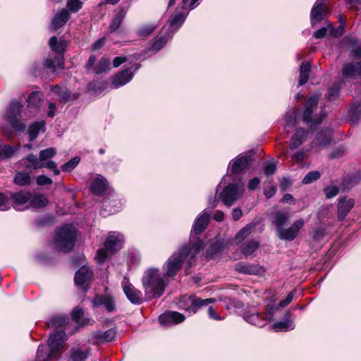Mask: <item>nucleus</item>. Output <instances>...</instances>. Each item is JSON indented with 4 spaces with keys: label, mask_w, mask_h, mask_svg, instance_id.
Listing matches in <instances>:
<instances>
[{
    "label": "nucleus",
    "mask_w": 361,
    "mask_h": 361,
    "mask_svg": "<svg viewBox=\"0 0 361 361\" xmlns=\"http://www.w3.org/2000/svg\"><path fill=\"white\" fill-rule=\"evenodd\" d=\"M44 126L45 122L44 121H36L32 124L29 128L30 140H35L38 135L39 131L44 129Z\"/></svg>",
    "instance_id": "nucleus-39"
},
{
    "label": "nucleus",
    "mask_w": 361,
    "mask_h": 361,
    "mask_svg": "<svg viewBox=\"0 0 361 361\" xmlns=\"http://www.w3.org/2000/svg\"><path fill=\"white\" fill-rule=\"evenodd\" d=\"M259 242L255 240H250L242 245V252L245 255H252L258 247Z\"/></svg>",
    "instance_id": "nucleus-42"
},
{
    "label": "nucleus",
    "mask_w": 361,
    "mask_h": 361,
    "mask_svg": "<svg viewBox=\"0 0 361 361\" xmlns=\"http://www.w3.org/2000/svg\"><path fill=\"white\" fill-rule=\"evenodd\" d=\"M23 164L27 169H39L45 167L47 163L41 161L39 157L32 154L22 159Z\"/></svg>",
    "instance_id": "nucleus-24"
},
{
    "label": "nucleus",
    "mask_w": 361,
    "mask_h": 361,
    "mask_svg": "<svg viewBox=\"0 0 361 361\" xmlns=\"http://www.w3.org/2000/svg\"><path fill=\"white\" fill-rule=\"evenodd\" d=\"M82 6V2L80 0H68L67 7L71 12H77Z\"/></svg>",
    "instance_id": "nucleus-55"
},
{
    "label": "nucleus",
    "mask_w": 361,
    "mask_h": 361,
    "mask_svg": "<svg viewBox=\"0 0 361 361\" xmlns=\"http://www.w3.org/2000/svg\"><path fill=\"white\" fill-rule=\"evenodd\" d=\"M255 225L254 224H249L244 228H241L235 236V241L237 243H241L247 237H248L252 230L255 228Z\"/></svg>",
    "instance_id": "nucleus-38"
},
{
    "label": "nucleus",
    "mask_w": 361,
    "mask_h": 361,
    "mask_svg": "<svg viewBox=\"0 0 361 361\" xmlns=\"http://www.w3.org/2000/svg\"><path fill=\"white\" fill-rule=\"evenodd\" d=\"M48 203L49 200L44 195L37 193L34 195L31 194V198L30 199L28 205L29 208L40 209L46 207Z\"/></svg>",
    "instance_id": "nucleus-27"
},
{
    "label": "nucleus",
    "mask_w": 361,
    "mask_h": 361,
    "mask_svg": "<svg viewBox=\"0 0 361 361\" xmlns=\"http://www.w3.org/2000/svg\"><path fill=\"white\" fill-rule=\"evenodd\" d=\"M327 12V8L324 3L316 1L311 11V23L314 25L317 23L322 20Z\"/></svg>",
    "instance_id": "nucleus-17"
},
{
    "label": "nucleus",
    "mask_w": 361,
    "mask_h": 361,
    "mask_svg": "<svg viewBox=\"0 0 361 361\" xmlns=\"http://www.w3.org/2000/svg\"><path fill=\"white\" fill-rule=\"evenodd\" d=\"M339 90L340 87L336 84H334L331 87H330L328 91L329 99L331 101L334 100L338 94Z\"/></svg>",
    "instance_id": "nucleus-59"
},
{
    "label": "nucleus",
    "mask_w": 361,
    "mask_h": 361,
    "mask_svg": "<svg viewBox=\"0 0 361 361\" xmlns=\"http://www.w3.org/2000/svg\"><path fill=\"white\" fill-rule=\"evenodd\" d=\"M321 174L318 171H313L309 172L302 179L303 184H310L312 182L317 180L319 178Z\"/></svg>",
    "instance_id": "nucleus-51"
},
{
    "label": "nucleus",
    "mask_w": 361,
    "mask_h": 361,
    "mask_svg": "<svg viewBox=\"0 0 361 361\" xmlns=\"http://www.w3.org/2000/svg\"><path fill=\"white\" fill-rule=\"evenodd\" d=\"M351 54L355 61L343 65L342 74L345 78H353L361 75V44L354 43Z\"/></svg>",
    "instance_id": "nucleus-5"
},
{
    "label": "nucleus",
    "mask_w": 361,
    "mask_h": 361,
    "mask_svg": "<svg viewBox=\"0 0 361 361\" xmlns=\"http://www.w3.org/2000/svg\"><path fill=\"white\" fill-rule=\"evenodd\" d=\"M355 205L353 199H347L346 197H341L338 202V219L343 220L348 215L350 211Z\"/></svg>",
    "instance_id": "nucleus-19"
},
{
    "label": "nucleus",
    "mask_w": 361,
    "mask_h": 361,
    "mask_svg": "<svg viewBox=\"0 0 361 361\" xmlns=\"http://www.w3.org/2000/svg\"><path fill=\"white\" fill-rule=\"evenodd\" d=\"M167 42V37L165 35H158L154 40L152 45V49L157 51L162 49Z\"/></svg>",
    "instance_id": "nucleus-48"
},
{
    "label": "nucleus",
    "mask_w": 361,
    "mask_h": 361,
    "mask_svg": "<svg viewBox=\"0 0 361 361\" xmlns=\"http://www.w3.org/2000/svg\"><path fill=\"white\" fill-rule=\"evenodd\" d=\"M324 192L327 198H332L338 193V188L336 186H328L324 189Z\"/></svg>",
    "instance_id": "nucleus-60"
},
{
    "label": "nucleus",
    "mask_w": 361,
    "mask_h": 361,
    "mask_svg": "<svg viewBox=\"0 0 361 361\" xmlns=\"http://www.w3.org/2000/svg\"><path fill=\"white\" fill-rule=\"evenodd\" d=\"M123 242V236L119 233L113 232L109 234L104 243V247L111 254L120 250Z\"/></svg>",
    "instance_id": "nucleus-12"
},
{
    "label": "nucleus",
    "mask_w": 361,
    "mask_h": 361,
    "mask_svg": "<svg viewBox=\"0 0 361 361\" xmlns=\"http://www.w3.org/2000/svg\"><path fill=\"white\" fill-rule=\"evenodd\" d=\"M185 317L178 312H168L159 316V320L164 325L176 324L183 322Z\"/></svg>",
    "instance_id": "nucleus-18"
},
{
    "label": "nucleus",
    "mask_w": 361,
    "mask_h": 361,
    "mask_svg": "<svg viewBox=\"0 0 361 361\" xmlns=\"http://www.w3.org/2000/svg\"><path fill=\"white\" fill-rule=\"evenodd\" d=\"M126 15V11L124 8H120L116 13L112 22L109 26L111 32L116 30L121 25L123 20Z\"/></svg>",
    "instance_id": "nucleus-35"
},
{
    "label": "nucleus",
    "mask_w": 361,
    "mask_h": 361,
    "mask_svg": "<svg viewBox=\"0 0 361 361\" xmlns=\"http://www.w3.org/2000/svg\"><path fill=\"white\" fill-rule=\"evenodd\" d=\"M89 351L80 349H73L71 354V361H85L87 358Z\"/></svg>",
    "instance_id": "nucleus-44"
},
{
    "label": "nucleus",
    "mask_w": 361,
    "mask_h": 361,
    "mask_svg": "<svg viewBox=\"0 0 361 361\" xmlns=\"http://www.w3.org/2000/svg\"><path fill=\"white\" fill-rule=\"evenodd\" d=\"M290 215L286 212H278L274 214V224L276 226L277 233L279 228H283L284 224L289 220Z\"/></svg>",
    "instance_id": "nucleus-33"
},
{
    "label": "nucleus",
    "mask_w": 361,
    "mask_h": 361,
    "mask_svg": "<svg viewBox=\"0 0 361 361\" xmlns=\"http://www.w3.org/2000/svg\"><path fill=\"white\" fill-rule=\"evenodd\" d=\"M116 336V331L114 329H109L104 332L97 331L94 334L95 338L100 342H110L113 341Z\"/></svg>",
    "instance_id": "nucleus-36"
},
{
    "label": "nucleus",
    "mask_w": 361,
    "mask_h": 361,
    "mask_svg": "<svg viewBox=\"0 0 361 361\" xmlns=\"http://www.w3.org/2000/svg\"><path fill=\"white\" fill-rule=\"evenodd\" d=\"M90 189L94 194L103 193L106 189V179L102 176H97L93 180Z\"/></svg>",
    "instance_id": "nucleus-31"
},
{
    "label": "nucleus",
    "mask_w": 361,
    "mask_h": 361,
    "mask_svg": "<svg viewBox=\"0 0 361 361\" xmlns=\"http://www.w3.org/2000/svg\"><path fill=\"white\" fill-rule=\"evenodd\" d=\"M250 162V156L242 155L230 162L229 165L231 166V171L233 173H242L247 167Z\"/></svg>",
    "instance_id": "nucleus-20"
},
{
    "label": "nucleus",
    "mask_w": 361,
    "mask_h": 361,
    "mask_svg": "<svg viewBox=\"0 0 361 361\" xmlns=\"http://www.w3.org/2000/svg\"><path fill=\"white\" fill-rule=\"evenodd\" d=\"M80 162V158L78 157H75L71 160H69L68 162L64 164L61 169L63 171L70 172L72 170H73L79 164Z\"/></svg>",
    "instance_id": "nucleus-50"
},
{
    "label": "nucleus",
    "mask_w": 361,
    "mask_h": 361,
    "mask_svg": "<svg viewBox=\"0 0 361 361\" xmlns=\"http://www.w3.org/2000/svg\"><path fill=\"white\" fill-rule=\"evenodd\" d=\"M92 278V271L87 267H82L75 275V283L78 286L85 288Z\"/></svg>",
    "instance_id": "nucleus-15"
},
{
    "label": "nucleus",
    "mask_w": 361,
    "mask_h": 361,
    "mask_svg": "<svg viewBox=\"0 0 361 361\" xmlns=\"http://www.w3.org/2000/svg\"><path fill=\"white\" fill-rule=\"evenodd\" d=\"M310 72V65L307 63H302L300 67V80L299 85H303L305 84L309 78V74Z\"/></svg>",
    "instance_id": "nucleus-41"
},
{
    "label": "nucleus",
    "mask_w": 361,
    "mask_h": 361,
    "mask_svg": "<svg viewBox=\"0 0 361 361\" xmlns=\"http://www.w3.org/2000/svg\"><path fill=\"white\" fill-rule=\"evenodd\" d=\"M31 198V192L28 191H20L12 193L11 199L13 207L16 210L23 211L29 209V201Z\"/></svg>",
    "instance_id": "nucleus-9"
},
{
    "label": "nucleus",
    "mask_w": 361,
    "mask_h": 361,
    "mask_svg": "<svg viewBox=\"0 0 361 361\" xmlns=\"http://www.w3.org/2000/svg\"><path fill=\"white\" fill-rule=\"evenodd\" d=\"M295 291L293 290V291H291L286 298L285 300H281L279 304V306L280 307H285L286 306H287L289 303L291 302V301L293 300V298L295 296Z\"/></svg>",
    "instance_id": "nucleus-62"
},
{
    "label": "nucleus",
    "mask_w": 361,
    "mask_h": 361,
    "mask_svg": "<svg viewBox=\"0 0 361 361\" xmlns=\"http://www.w3.org/2000/svg\"><path fill=\"white\" fill-rule=\"evenodd\" d=\"M14 181L18 185H27L30 183V176L27 173L18 172L15 176Z\"/></svg>",
    "instance_id": "nucleus-45"
},
{
    "label": "nucleus",
    "mask_w": 361,
    "mask_h": 361,
    "mask_svg": "<svg viewBox=\"0 0 361 361\" xmlns=\"http://www.w3.org/2000/svg\"><path fill=\"white\" fill-rule=\"evenodd\" d=\"M155 28L156 25L153 24L144 25L138 28L137 34L140 37H147L152 34Z\"/></svg>",
    "instance_id": "nucleus-47"
},
{
    "label": "nucleus",
    "mask_w": 361,
    "mask_h": 361,
    "mask_svg": "<svg viewBox=\"0 0 361 361\" xmlns=\"http://www.w3.org/2000/svg\"><path fill=\"white\" fill-rule=\"evenodd\" d=\"M68 322V318L63 315H56L51 318L47 322L49 327H62Z\"/></svg>",
    "instance_id": "nucleus-40"
},
{
    "label": "nucleus",
    "mask_w": 361,
    "mask_h": 361,
    "mask_svg": "<svg viewBox=\"0 0 361 361\" xmlns=\"http://www.w3.org/2000/svg\"><path fill=\"white\" fill-rule=\"evenodd\" d=\"M10 208L9 200L4 193H0V210L6 211Z\"/></svg>",
    "instance_id": "nucleus-56"
},
{
    "label": "nucleus",
    "mask_w": 361,
    "mask_h": 361,
    "mask_svg": "<svg viewBox=\"0 0 361 361\" xmlns=\"http://www.w3.org/2000/svg\"><path fill=\"white\" fill-rule=\"evenodd\" d=\"M44 66L52 72L64 68V61L62 56L49 57L44 61Z\"/></svg>",
    "instance_id": "nucleus-25"
},
{
    "label": "nucleus",
    "mask_w": 361,
    "mask_h": 361,
    "mask_svg": "<svg viewBox=\"0 0 361 361\" xmlns=\"http://www.w3.org/2000/svg\"><path fill=\"white\" fill-rule=\"evenodd\" d=\"M202 249L203 242L200 238H191L165 262L164 274L157 268L147 269L142 279L146 298L152 300L161 297L168 284V278L175 276L184 263L186 269H190L196 261L197 254Z\"/></svg>",
    "instance_id": "nucleus-1"
},
{
    "label": "nucleus",
    "mask_w": 361,
    "mask_h": 361,
    "mask_svg": "<svg viewBox=\"0 0 361 361\" xmlns=\"http://www.w3.org/2000/svg\"><path fill=\"white\" fill-rule=\"evenodd\" d=\"M276 170V164L274 161L268 162L264 167V172L265 175L270 176L275 173Z\"/></svg>",
    "instance_id": "nucleus-57"
},
{
    "label": "nucleus",
    "mask_w": 361,
    "mask_h": 361,
    "mask_svg": "<svg viewBox=\"0 0 361 361\" xmlns=\"http://www.w3.org/2000/svg\"><path fill=\"white\" fill-rule=\"evenodd\" d=\"M109 250L104 247V248H101L97 251V253L95 256V259H97L98 263H103L106 259L111 255Z\"/></svg>",
    "instance_id": "nucleus-53"
},
{
    "label": "nucleus",
    "mask_w": 361,
    "mask_h": 361,
    "mask_svg": "<svg viewBox=\"0 0 361 361\" xmlns=\"http://www.w3.org/2000/svg\"><path fill=\"white\" fill-rule=\"evenodd\" d=\"M110 69V61L109 59L103 57L99 61L97 65L94 68V72L97 74L106 72Z\"/></svg>",
    "instance_id": "nucleus-46"
},
{
    "label": "nucleus",
    "mask_w": 361,
    "mask_h": 361,
    "mask_svg": "<svg viewBox=\"0 0 361 361\" xmlns=\"http://www.w3.org/2000/svg\"><path fill=\"white\" fill-rule=\"evenodd\" d=\"M260 183V180L259 178L255 177L249 180L247 188L250 190H254L256 189Z\"/></svg>",
    "instance_id": "nucleus-64"
},
{
    "label": "nucleus",
    "mask_w": 361,
    "mask_h": 361,
    "mask_svg": "<svg viewBox=\"0 0 361 361\" xmlns=\"http://www.w3.org/2000/svg\"><path fill=\"white\" fill-rule=\"evenodd\" d=\"M22 105L16 102L13 101L11 102L5 114V119L10 123L13 128H17V123L20 116Z\"/></svg>",
    "instance_id": "nucleus-11"
},
{
    "label": "nucleus",
    "mask_w": 361,
    "mask_h": 361,
    "mask_svg": "<svg viewBox=\"0 0 361 361\" xmlns=\"http://www.w3.org/2000/svg\"><path fill=\"white\" fill-rule=\"evenodd\" d=\"M133 77V73L130 68L126 69L115 75L112 84L116 88H118L129 82Z\"/></svg>",
    "instance_id": "nucleus-22"
},
{
    "label": "nucleus",
    "mask_w": 361,
    "mask_h": 361,
    "mask_svg": "<svg viewBox=\"0 0 361 361\" xmlns=\"http://www.w3.org/2000/svg\"><path fill=\"white\" fill-rule=\"evenodd\" d=\"M235 269L238 273L250 275H262L265 272L264 267L258 264L245 262L238 263Z\"/></svg>",
    "instance_id": "nucleus-13"
},
{
    "label": "nucleus",
    "mask_w": 361,
    "mask_h": 361,
    "mask_svg": "<svg viewBox=\"0 0 361 361\" xmlns=\"http://www.w3.org/2000/svg\"><path fill=\"white\" fill-rule=\"evenodd\" d=\"M42 99V93L41 92H32L30 94L27 102L29 105L37 106Z\"/></svg>",
    "instance_id": "nucleus-49"
},
{
    "label": "nucleus",
    "mask_w": 361,
    "mask_h": 361,
    "mask_svg": "<svg viewBox=\"0 0 361 361\" xmlns=\"http://www.w3.org/2000/svg\"><path fill=\"white\" fill-rule=\"evenodd\" d=\"M245 191L242 183L228 184L220 193V197L225 205L231 207L239 199Z\"/></svg>",
    "instance_id": "nucleus-6"
},
{
    "label": "nucleus",
    "mask_w": 361,
    "mask_h": 361,
    "mask_svg": "<svg viewBox=\"0 0 361 361\" xmlns=\"http://www.w3.org/2000/svg\"><path fill=\"white\" fill-rule=\"evenodd\" d=\"M186 18V13H178L171 17L169 24V30L171 32L176 30L184 22Z\"/></svg>",
    "instance_id": "nucleus-37"
},
{
    "label": "nucleus",
    "mask_w": 361,
    "mask_h": 361,
    "mask_svg": "<svg viewBox=\"0 0 361 361\" xmlns=\"http://www.w3.org/2000/svg\"><path fill=\"white\" fill-rule=\"evenodd\" d=\"M214 301L212 298L203 300L195 295H183L178 302L180 309L195 313L202 306L207 305Z\"/></svg>",
    "instance_id": "nucleus-7"
},
{
    "label": "nucleus",
    "mask_w": 361,
    "mask_h": 361,
    "mask_svg": "<svg viewBox=\"0 0 361 361\" xmlns=\"http://www.w3.org/2000/svg\"><path fill=\"white\" fill-rule=\"evenodd\" d=\"M304 224V220L302 219H298L295 220L288 228H279L277 235L282 240L292 241L297 237L300 230L303 227Z\"/></svg>",
    "instance_id": "nucleus-8"
},
{
    "label": "nucleus",
    "mask_w": 361,
    "mask_h": 361,
    "mask_svg": "<svg viewBox=\"0 0 361 361\" xmlns=\"http://www.w3.org/2000/svg\"><path fill=\"white\" fill-rule=\"evenodd\" d=\"M70 18L68 11L62 8L57 12L51 20V27L54 30L63 26Z\"/></svg>",
    "instance_id": "nucleus-23"
},
{
    "label": "nucleus",
    "mask_w": 361,
    "mask_h": 361,
    "mask_svg": "<svg viewBox=\"0 0 361 361\" xmlns=\"http://www.w3.org/2000/svg\"><path fill=\"white\" fill-rule=\"evenodd\" d=\"M329 32L331 35L334 37H340L344 32L343 25H340L336 29L334 28L331 24H329Z\"/></svg>",
    "instance_id": "nucleus-58"
},
{
    "label": "nucleus",
    "mask_w": 361,
    "mask_h": 361,
    "mask_svg": "<svg viewBox=\"0 0 361 361\" xmlns=\"http://www.w3.org/2000/svg\"><path fill=\"white\" fill-rule=\"evenodd\" d=\"M52 90L59 94L61 101L63 103L72 102L78 99L80 95L78 93H71L68 90L62 89L59 87H55Z\"/></svg>",
    "instance_id": "nucleus-28"
},
{
    "label": "nucleus",
    "mask_w": 361,
    "mask_h": 361,
    "mask_svg": "<svg viewBox=\"0 0 361 361\" xmlns=\"http://www.w3.org/2000/svg\"><path fill=\"white\" fill-rule=\"evenodd\" d=\"M56 154V150L54 147H49L47 149L41 150L39 154V157L42 162L47 163L51 161L50 159L54 157Z\"/></svg>",
    "instance_id": "nucleus-43"
},
{
    "label": "nucleus",
    "mask_w": 361,
    "mask_h": 361,
    "mask_svg": "<svg viewBox=\"0 0 361 361\" xmlns=\"http://www.w3.org/2000/svg\"><path fill=\"white\" fill-rule=\"evenodd\" d=\"M92 304L94 307H99L100 306H104L106 310L111 312L115 309V303L112 298L103 297V296H97L92 301Z\"/></svg>",
    "instance_id": "nucleus-26"
},
{
    "label": "nucleus",
    "mask_w": 361,
    "mask_h": 361,
    "mask_svg": "<svg viewBox=\"0 0 361 361\" xmlns=\"http://www.w3.org/2000/svg\"><path fill=\"white\" fill-rule=\"evenodd\" d=\"M321 94H314L307 101L303 112V120L306 122L314 121L312 119V114L317 109Z\"/></svg>",
    "instance_id": "nucleus-14"
},
{
    "label": "nucleus",
    "mask_w": 361,
    "mask_h": 361,
    "mask_svg": "<svg viewBox=\"0 0 361 361\" xmlns=\"http://www.w3.org/2000/svg\"><path fill=\"white\" fill-rule=\"evenodd\" d=\"M345 151L346 149H345L344 147H338L333 151V152L331 154V157L332 158L341 157L345 154Z\"/></svg>",
    "instance_id": "nucleus-63"
},
{
    "label": "nucleus",
    "mask_w": 361,
    "mask_h": 361,
    "mask_svg": "<svg viewBox=\"0 0 361 361\" xmlns=\"http://www.w3.org/2000/svg\"><path fill=\"white\" fill-rule=\"evenodd\" d=\"M331 141V131L326 130L325 133H320L317 135L315 140L312 142L311 147H324Z\"/></svg>",
    "instance_id": "nucleus-29"
},
{
    "label": "nucleus",
    "mask_w": 361,
    "mask_h": 361,
    "mask_svg": "<svg viewBox=\"0 0 361 361\" xmlns=\"http://www.w3.org/2000/svg\"><path fill=\"white\" fill-rule=\"evenodd\" d=\"M13 150L10 146H0V160L6 159L12 156Z\"/></svg>",
    "instance_id": "nucleus-54"
},
{
    "label": "nucleus",
    "mask_w": 361,
    "mask_h": 361,
    "mask_svg": "<svg viewBox=\"0 0 361 361\" xmlns=\"http://www.w3.org/2000/svg\"><path fill=\"white\" fill-rule=\"evenodd\" d=\"M76 239V228L65 225L56 231L54 243L57 250L66 252L74 246Z\"/></svg>",
    "instance_id": "nucleus-3"
},
{
    "label": "nucleus",
    "mask_w": 361,
    "mask_h": 361,
    "mask_svg": "<svg viewBox=\"0 0 361 361\" xmlns=\"http://www.w3.org/2000/svg\"><path fill=\"white\" fill-rule=\"evenodd\" d=\"M210 216V213L206 210L202 211L194 222L192 232H194L195 234H200L202 233L208 226Z\"/></svg>",
    "instance_id": "nucleus-16"
},
{
    "label": "nucleus",
    "mask_w": 361,
    "mask_h": 361,
    "mask_svg": "<svg viewBox=\"0 0 361 361\" xmlns=\"http://www.w3.org/2000/svg\"><path fill=\"white\" fill-rule=\"evenodd\" d=\"M272 329L276 331H287L295 329L294 322L290 319H286L285 321L277 322L273 324Z\"/></svg>",
    "instance_id": "nucleus-34"
},
{
    "label": "nucleus",
    "mask_w": 361,
    "mask_h": 361,
    "mask_svg": "<svg viewBox=\"0 0 361 361\" xmlns=\"http://www.w3.org/2000/svg\"><path fill=\"white\" fill-rule=\"evenodd\" d=\"M326 235V229L325 228H317L312 233V238L315 241L322 240Z\"/></svg>",
    "instance_id": "nucleus-52"
},
{
    "label": "nucleus",
    "mask_w": 361,
    "mask_h": 361,
    "mask_svg": "<svg viewBox=\"0 0 361 361\" xmlns=\"http://www.w3.org/2000/svg\"><path fill=\"white\" fill-rule=\"evenodd\" d=\"M72 318L80 326H83L91 323V319L89 318L83 317L84 311L80 307H76L72 312Z\"/></svg>",
    "instance_id": "nucleus-30"
},
{
    "label": "nucleus",
    "mask_w": 361,
    "mask_h": 361,
    "mask_svg": "<svg viewBox=\"0 0 361 361\" xmlns=\"http://www.w3.org/2000/svg\"><path fill=\"white\" fill-rule=\"evenodd\" d=\"M308 135V130L302 128L297 129L296 132L290 139V148L292 150L298 148L307 140Z\"/></svg>",
    "instance_id": "nucleus-21"
},
{
    "label": "nucleus",
    "mask_w": 361,
    "mask_h": 361,
    "mask_svg": "<svg viewBox=\"0 0 361 361\" xmlns=\"http://www.w3.org/2000/svg\"><path fill=\"white\" fill-rule=\"evenodd\" d=\"M121 286L128 299L133 304H140L142 302V293L137 290L127 278H124Z\"/></svg>",
    "instance_id": "nucleus-10"
},
{
    "label": "nucleus",
    "mask_w": 361,
    "mask_h": 361,
    "mask_svg": "<svg viewBox=\"0 0 361 361\" xmlns=\"http://www.w3.org/2000/svg\"><path fill=\"white\" fill-rule=\"evenodd\" d=\"M275 309L273 304H268L266 306L265 312L259 316V313L254 308H250L244 312L243 317L247 322L259 327H262L272 319Z\"/></svg>",
    "instance_id": "nucleus-4"
},
{
    "label": "nucleus",
    "mask_w": 361,
    "mask_h": 361,
    "mask_svg": "<svg viewBox=\"0 0 361 361\" xmlns=\"http://www.w3.org/2000/svg\"><path fill=\"white\" fill-rule=\"evenodd\" d=\"M49 44L51 50L59 54L58 56H61V54L65 51L67 45L66 42L65 40H58V39L56 37H51L49 42Z\"/></svg>",
    "instance_id": "nucleus-32"
},
{
    "label": "nucleus",
    "mask_w": 361,
    "mask_h": 361,
    "mask_svg": "<svg viewBox=\"0 0 361 361\" xmlns=\"http://www.w3.org/2000/svg\"><path fill=\"white\" fill-rule=\"evenodd\" d=\"M66 339L64 331L59 330L52 334L48 341V345H41L38 347L37 352L38 361H47L55 357Z\"/></svg>",
    "instance_id": "nucleus-2"
},
{
    "label": "nucleus",
    "mask_w": 361,
    "mask_h": 361,
    "mask_svg": "<svg viewBox=\"0 0 361 361\" xmlns=\"http://www.w3.org/2000/svg\"><path fill=\"white\" fill-rule=\"evenodd\" d=\"M36 183L38 185H46L52 184V180L45 175H40L37 177Z\"/></svg>",
    "instance_id": "nucleus-61"
}]
</instances>
